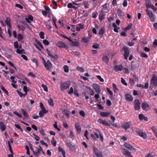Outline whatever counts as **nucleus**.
<instances>
[{"label": "nucleus", "instance_id": "40", "mask_svg": "<svg viewBox=\"0 0 157 157\" xmlns=\"http://www.w3.org/2000/svg\"><path fill=\"white\" fill-rule=\"evenodd\" d=\"M104 29L102 28H101L99 31V35L101 36H102L104 33Z\"/></svg>", "mask_w": 157, "mask_h": 157}, {"label": "nucleus", "instance_id": "41", "mask_svg": "<svg viewBox=\"0 0 157 157\" xmlns=\"http://www.w3.org/2000/svg\"><path fill=\"white\" fill-rule=\"evenodd\" d=\"M33 153L34 155L38 156L40 154V152L39 151V150L37 149L36 151H33Z\"/></svg>", "mask_w": 157, "mask_h": 157}, {"label": "nucleus", "instance_id": "28", "mask_svg": "<svg viewBox=\"0 0 157 157\" xmlns=\"http://www.w3.org/2000/svg\"><path fill=\"white\" fill-rule=\"evenodd\" d=\"M50 57L52 61H55L58 59V56L57 55H55L54 56L52 55Z\"/></svg>", "mask_w": 157, "mask_h": 157}, {"label": "nucleus", "instance_id": "54", "mask_svg": "<svg viewBox=\"0 0 157 157\" xmlns=\"http://www.w3.org/2000/svg\"><path fill=\"white\" fill-rule=\"evenodd\" d=\"M70 136L71 138L73 139L75 137V135L73 133V132L72 131H70Z\"/></svg>", "mask_w": 157, "mask_h": 157}, {"label": "nucleus", "instance_id": "57", "mask_svg": "<svg viewBox=\"0 0 157 157\" xmlns=\"http://www.w3.org/2000/svg\"><path fill=\"white\" fill-rule=\"evenodd\" d=\"M41 13L44 16L46 17L47 16L48 13V12L44 11L43 10H41Z\"/></svg>", "mask_w": 157, "mask_h": 157}, {"label": "nucleus", "instance_id": "37", "mask_svg": "<svg viewBox=\"0 0 157 157\" xmlns=\"http://www.w3.org/2000/svg\"><path fill=\"white\" fill-rule=\"evenodd\" d=\"M1 89L7 95H9V93L7 90L3 86H1Z\"/></svg>", "mask_w": 157, "mask_h": 157}, {"label": "nucleus", "instance_id": "21", "mask_svg": "<svg viewBox=\"0 0 157 157\" xmlns=\"http://www.w3.org/2000/svg\"><path fill=\"white\" fill-rule=\"evenodd\" d=\"M111 114L110 112H101L100 113V115L103 117H106L109 116Z\"/></svg>", "mask_w": 157, "mask_h": 157}, {"label": "nucleus", "instance_id": "58", "mask_svg": "<svg viewBox=\"0 0 157 157\" xmlns=\"http://www.w3.org/2000/svg\"><path fill=\"white\" fill-rule=\"evenodd\" d=\"M113 88L114 90V92L115 93L117 91H118V89L117 88V87L116 85L114 83L113 84Z\"/></svg>", "mask_w": 157, "mask_h": 157}, {"label": "nucleus", "instance_id": "13", "mask_svg": "<svg viewBox=\"0 0 157 157\" xmlns=\"http://www.w3.org/2000/svg\"><path fill=\"white\" fill-rule=\"evenodd\" d=\"M98 121L99 123L103 125L106 126H110V125L105 120H104L101 119H99L98 120Z\"/></svg>", "mask_w": 157, "mask_h": 157}, {"label": "nucleus", "instance_id": "6", "mask_svg": "<svg viewBox=\"0 0 157 157\" xmlns=\"http://www.w3.org/2000/svg\"><path fill=\"white\" fill-rule=\"evenodd\" d=\"M140 103L138 99H135L134 101V107L135 110H139L140 109Z\"/></svg>", "mask_w": 157, "mask_h": 157}, {"label": "nucleus", "instance_id": "7", "mask_svg": "<svg viewBox=\"0 0 157 157\" xmlns=\"http://www.w3.org/2000/svg\"><path fill=\"white\" fill-rule=\"evenodd\" d=\"M56 45L59 48H63L67 49L69 47L64 43L61 41H58L56 44Z\"/></svg>", "mask_w": 157, "mask_h": 157}, {"label": "nucleus", "instance_id": "48", "mask_svg": "<svg viewBox=\"0 0 157 157\" xmlns=\"http://www.w3.org/2000/svg\"><path fill=\"white\" fill-rule=\"evenodd\" d=\"M14 126L20 130L21 132H23V129L21 128L19 124H15Z\"/></svg>", "mask_w": 157, "mask_h": 157}, {"label": "nucleus", "instance_id": "18", "mask_svg": "<svg viewBox=\"0 0 157 157\" xmlns=\"http://www.w3.org/2000/svg\"><path fill=\"white\" fill-rule=\"evenodd\" d=\"M105 14L104 13L103 11L101 12L99 15V20L100 21H102L105 18Z\"/></svg>", "mask_w": 157, "mask_h": 157}, {"label": "nucleus", "instance_id": "53", "mask_svg": "<svg viewBox=\"0 0 157 157\" xmlns=\"http://www.w3.org/2000/svg\"><path fill=\"white\" fill-rule=\"evenodd\" d=\"M82 40L85 43H87L89 40L87 37H82Z\"/></svg>", "mask_w": 157, "mask_h": 157}, {"label": "nucleus", "instance_id": "10", "mask_svg": "<svg viewBox=\"0 0 157 157\" xmlns=\"http://www.w3.org/2000/svg\"><path fill=\"white\" fill-rule=\"evenodd\" d=\"M97 131H98V134L96 132H94V135L96 136V139H99L100 138L101 142H102L103 140V137L102 135L100 133V131H99L98 129H97Z\"/></svg>", "mask_w": 157, "mask_h": 157}, {"label": "nucleus", "instance_id": "62", "mask_svg": "<svg viewBox=\"0 0 157 157\" xmlns=\"http://www.w3.org/2000/svg\"><path fill=\"white\" fill-rule=\"evenodd\" d=\"M43 43L44 45H48L49 44V41L48 40H43Z\"/></svg>", "mask_w": 157, "mask_h": 157}, {"label": "nucleus", "instance_id": "8", "mask_svg": "<svg viewBox=\"0 0 157 157\" xmlns=\"http://www.w3.org/2000/svg\"><path fill=\"white\" fill-rule=\"evenodd\" d=\"M44 66L46 70H50L52 68V64L49 60H48Z\"/></svg>", "mask_w": 157, "mask_h": 157}, {"label": "nucleus", "instance_id": "17", "mask_svg": "<svg viewBox=\"0 0 157 157\" xmlns=\"http://www.w3.org/2000/svg\"><path fill=\"white\" fill-rule=\"evenodd\" d=\"M78 26H77L76 28V30L78 31H80L81 29H84L85 25L83 24L79 23L78 25Z\"/></svg>", "mask_w": 157, "mask_h": 157}, {"label": "nucleus", "instance_id": "11", "mask_svg": "<svg viewBox=\"0 0 157 157\" xmlns=\"http://www.w3.org/2000/svg\"><path fill=\"white\" fill-rule=\"evenodd\" d=\"M113 69L116 72L118 71H121L123 69V67L121 64L115 65Z\"/></svg>", "mask_w": 157, "mask_h": 157}, {"label": "nucleus", "instance_id": "2", "mask_svg": "<svg viewBox=\"0 0 157 157\" xmlns=\"http://www.w3.org/2000/svg\"><path fill=\"white\" fill-rule=\"evenodd\" d=\"M135 131L139 136L142 137L144 139H145L147 137L145 132H143L141 129L137 128L136 129Z\"/></svg>", "mask_w": 157, "mask_h": 157}, {"label": "nucleus", "instance_id": "27", "mask_svg": "<svg viewBox=\"0 0 157 157\" xmlns=\"http://www.w3.org/2000/svg\"><path fill=\"white\" fill-rule=\"evenodd\" d=\"M67 7L69 8H73L74 9H77L78 8V7L73 6L72 3H69L67 5Z\"/></svg>", "mask_w": 157, "mask_h": 157}, {"label": "nucleus", "instance_id": "52", "mask_svg": "<svg viewBox=\"0 0 157 157\" xmlns=\"http://www.w3.org/2000/svg\"><path fill=\"white\" fill-rule=\"evenodd\" d=\"M8 63L11 66L13 67V68L15 70H17V68L11 62L9 61L8 62Z\"/></svg>", "mask_w": 157, "mask_h": 157}, {"label": "nucleus", "instance_id": "5", "mask_svg": "<svg viewBox=\"0 0 157 157\" xmlns=\"http://www.w3.org/2000/svg\"><path fill=\"white\" fill-rule=\"evenodd\" d=\"M139 66V63L136 61L133 60L131 62V68L132 70H134L138 69Z\"/></svg>", "mask_w": 157, "mask_h": 157}, {"label": "nucleus", "instance_id": "36", "mask_svg": "<svg viewBox=\"0 0 157 157\" xmlns=\"http://www.w3.org/2000/svg\"><path fill=\"white\" fill-rule=\"evenodd\" d=\"M93 152L95 154H97L99 152L98 149L95 146H94L93 147Z\"/></svg>", "mask_w": 157, "mask_h": 157}, {"label": "nucleus", "instance_id": "19", "mask_svg": "<svg viewBox=\"0 0 157 157\" xmlns=\"http://www.w3.org/2000/svg\"><path fill=\"white\" fill-rule=\"evenodd\" d=\"M137 37V36L135 38H133L131 40V42H128V45L130 46H133L135 42L136 41Z\"/></svg>", "mask_w": 157, "mask_h": 157}, {"label": "nucleus", "instance_id": "60", "mask_svg": "<svg viewBox=\"0 0 157 157\" xmlns=\"http://www.w3.org/2000/svg\"><path fill=\"white\" fill-rule=\"evenodd\" d=\"M155 155L152 154V153H149L145 156V157H155Z\"/></svg>", "mask_w": 157, "mask_h": 157}, {"label": "nucleus", "instance_id": "59", "mask_svg": "<svg viewBox=\"0 0 157 157\" xmlns=\"http://www.w3.org/2000/svg\"><path fill=\"white\" fill-rule=\"evenodd\" d=\"M79 114L81 116L83 117H85V114L83 110H81L79 112Z\"/></svg>", "mask_w": 157, "mask_h": 157}, {"label": "nucleus", "instance_id": "12", "mask_svg": "<svg viewBox=\"0 0 157 157\" xmlns=\"http://www.w3.org/2000/svg\"><path fill=\"white\" fill-rule=\"evenodd\" d=\"M136 86L138 87H141L143 89H147L149 87L148 81H147L145 83L144 85L141 84H138L136 85Z\"/></svg>", "mask_w": 157, "mask_h": 157}, {"label": "nucleus", "instance_id": "45", "mask_svg": "<svg viewBox=\"0 0 157 157\" xmlns=\"http://www.w3.org/2000/svg\"><path fill=\"white\" fill-rule=\"evenodd\" d=\"M63 69L65 72L67 73L69 71V67L67 65H64L63 67Z\"/></svg>", "mask_w": 157, "mask_h": 157}, {"label": "nucleus", "instance_id": "64", "mask_svg": "<svg viewBox=\"0 0 157 157\" xmlns=\"http://www.w3.org/2000/svg\"><path fill=\"white\" fill-rule=\"evenodd\" d=\"M144 116L143 114H140L139 115V118L140 120H142L144 119Z\"/></svg>", "mask_w": 157, "mask_h": 157}, {"label": "nucleus", "instance_id": "31", "mask_svg": "<svg viewBox=\"0 0 157 157\" xmlns=\"http://www.w3.org/2000/svg\"><path fill=\"white\" fill-rule=\"evenodd\" d=\"M128 149L132 150L134 151H136V149L132 147L131 144L128 143Z\"/></svg>", "mask_w": 157, "mask_h": 157}, {"label": "nucleus", "instance_id": "42", "mask_svg": "<svg viewBox=\"0 0 157 157\" xmlns=\"http://www.w3.org/2000/svg\"><path fill=\"white\" fill-rule=\"evenodd\" d=\"M41 87L43 88L44 90V91L46 92L48 91V88L47 86L44 84H42L41 85Z\"/></svg>", "mask_w": 157, "mask_h": 157}, {"label": "nucleus", "instance_id": "1", "mask_svg": "<svg viewBox=\"0 0 157 157\" xmlns=\"http://www.w3.org/2000/svg\"><path fill=\"white\" fill-rule=\"evenodd\" d=\"M70 82L69 81H67L63 82H61L60 89L62 91H64L65 90L68 88L70 85Z\"/></svg>", "mask_w": 157, "mask_h": 157}, {"label": "nucleus", "instance_id": "3", "mask_svg": "<svg viewBox=\"0 0 157 157\" xmlns=\"http://www.w3.org/2000/svg\"><path fill=\"white\" fill-rule=\"evenodd\" d=\"M151 85L154 86H157V76L155 75H153L150 81Z\"/></svg>", "mask_w": 157, "mask_h": 157}, {"label": "nucleus", "instance_id": "43", "mask_svg": "<svg viewBox=\"0 0 157 157\" xmlns=\"http://www.w3.org/2000/svg\"><path fill=\"white\" fill-rule=\"evenodd\" d=\"M52 144L54 146H56V141L54 140V137H52V140L51 141Z\"/></svg>", "mask_w": 157, "mask_h": 157}, {"label": "nucleus", "instance_id": "39", "mask_svg": "<svg viewBox=\"0 0 157 157\" xmlns=\"http://www.w3.org/2000/svg\"><path fill=\"white\" fill-rule=\"evenodd\" d=\"M16 52L17 53L21 54L22 53H25L24 50L23 49L20 50L19 49H17L16 50Z\"/></svg>", "mask_w": 157, "mask_h": 157}, {"label": "nucleus", "instance_id": "26", "mask_svg": "<svg viewBox=\"0 0 157 157\" xmlns=\"http://www.w3.org/2000/svg\"><path fill=\"white\" fill-rule=\"evenodd\" d=\"M21 111L23 115L25 118L26 119H28L29 118V115L23 109H21Z\"/></svg>", "mask_w": 157, "mask_h": 157}, {"label": "nucleus", "instance_id": "56", "mask_svg": "<svg viewBox=\"0 0 157 157\" xmlns=\"http://www.w3.org/2000/svg\"><path fill=\"white\" fill-rule=\"evenodd\" d=\"M40 142L42 145H44L46 147H48V144L47 143H45L43 140H40Z\"/></svg>", "mask_w": 157, "mask_h": 157}, {"label": "nucleus", "instance_id": "24", "mask_svg": "<svg viewBox=\"0 0 157 157\" xmlns=\"http://www.w3.org/2000/svg\"><path fill=\"white\" fill-rule=\"evenodd\" d=\"M58 150L59 152H61L62 154L63 157H65V152L64 150L61 147H58Z\"/></svg>", "mask_w": 157, "mask_h": 157}, {"label": "nucleus", "instance_id": "29", "mask_svg": "<svg viewBox=\"0 0 157 157\" xmlns=\"http://www.w3.org/2000/svg\"><path fill=\"white\" fill-rule=\"evenodd\" d=\"M102 60L106 63H108L109 61V59L107 56H103L102 58Z\"/></svg>", "mask_w": 157, "mask_h": 157}, {"label": "nucleus", "instance_id": "46", "mask_svg": "<svg viewBox=\"0 0 157 157\" xmlns=\"http://www.w3.org/2000/svg\"><path fill=\"white\" fill-rule=\"evenodd\" d=\"M95 155L97 157H103V156L102 152L101 151H100L98 153L96 154Z\"/></svg>", "mask_w": 157, "mask_h": 157}, {"label": "nucleus", "instance_id": "55", "mask_svg": "<svg viewBox=\"0 0 157 157\" xmlns=\"http://www.w3.org/2000/svg\"><path fill=\"white\" fill-rule=\"evenodd\" d=\"M92 47L94 49H98L99 48V45L98 44H96L93 45Z\"/></svg>", "mask_w": 157, "mask_h": 157}, {"label": "nucleus", "instance_id": "23", "mask_svg": "<svg viewBox=\"0 0 157 157\" xmlns=\"http://www.w3.org/2000/svg\"><path fill=\"white\" fill-rule=\"evenodd\" d=\"M0 126L1 129L2 131H4L6 129V127L4 123L2 121L0 122Z\"/></svg>", "mask_w": 157, "mask_h": 157}, {"label": "nucleus", "instance_id": "44", "mask_svg": "<svg viewBox=\"0 0 157 157\" xmlns=\"http://www.w3.org/2000/svg\"><path fill=\"white\" fill-rule=\"evenodd\" d=\"M39 132L43 136H45V134L44 132V130L42 128H39Z\"/></svg>", "mask_w": 157, "mask_h": 157}, {"label": "nucleus", "instance_id": "25", "mask_svg": "<svg viewBox=\"0 0 157 157\" xmlns=\"http://www.w3.org/2000/svg\"><path fill=\"white\" fill-rule=\"evenodd\" d=\"M113 26L114 28V31L116 33H118V29H120V27H118L116 23H113Z\"/></svg>", "mask_w": 157, "mask_h": 157}, {"label": "nucleus", "instance_id": "51", "mask_svg": "<svg viewBox=\"0 0 157 157\" xmlns=\"http://www.w3.org/2000/svg\"><path fill=\"white\" fill-rule=\"evenodd\" d=\"M140 56L142 58H147L148 57L147 54H145L144 52H142L140 54Z\"/></svg>", "mask_w": 157, "mask_h": 157}, {"label": "nucleus", "instance_id": "61", "mask_svg": "<svg viewBox=\"0 0 157 157\" xmlns=\"http://www.w3.org/2000/svg\"><path fill=\"white\" fill-rule=\"evenodd\" d=\"M15 48L17 49L19 47V45L17 41L14 42L13 44Z\"/></svg>", "mask_w": 157, "mask_h": 157}, {"label": "nucleus", "instance_id": "34", "mask_svg": "<svg viewBox=\"0 0 157 157\" xmlns=\"http://www.w3.org/2000/svg\"><path fill=\"white\" fill-rule=\"evenodd\" d=\"M17 27L19 30H21L22 31H24L25 30L24 27L22 25H17Z\"/></svg>", "mask_w": 157, "mask_h": 157}, {"label": "nucleus", "instance_id": "35", "mask_svg": "<svg viewBox=\"0 0 157 157\" xmlns=\"http://www.w3.org/2000/svg\"><path fill=\"white\" fill-rule=\"evenodd\" d=\"M121 151L124 155H128V150L126 149L122 148Z\"/></svg>", "mask_w": 157, "mask_h": 157}, {"label": "nucleus", "instance_id": "20", "mask_svg": "<svg viewBox=\"0 0 157 157\" xmlns=\"http://www.w3.org/2000/svg\"><path fill=\"white\" fill-rule=\"evenodd\" d=\"M5 22L7 25L9 26V28H11V25L10 24V18L9 17H7L5 21Z\"/></svg>", "mask_w": 157, "mask_h": 157}, {"label": "nucleus", "instance_id": "33", "mask_svg": "<svg viewBox=\"0 0 157 157\" xmlns=\"http://www.w3.org/2000/svg\"><path fill=\"white\" fill-rule=\"evenodd\" d=\"M63 112L65 114V116L67 117L68 118L69 117V114L68 110L67 109H64L63 111Z\"/></svg>", "mask_w": 157, "mask_h": 157}, {"label": "nucleus", "instance_id": "38", "mask_svg": "<svg viewBox=\"0 0 157 157\" xmlns=\"http://www.w3.org/2000/svg\"><path fill=\"white\" fill-rule=\"evenodd\" d=\"M18 40L19 41H21L23 39V37L21 34L20 33H19L17 36Z\"/></svg>", "mask_w": 157, "mask_h": 157}, {"label": "nucleus", "instance_id": "49", "mask_svg": "<svg viewBox=\"0 0 157 157\" xmlns=\"http://www.w3.org/2000/svg\"><path fill=\"white\" fill-rule=\"evenodd\" d=\"M77 70L81 72H83L84 71V69L82 67H80L78 66L76 67Z\"/></svg>", "mask_w": 157, "mask_h": 157}, {"label": "nucleus", "instance_id": "15", "mask_svg": "<svg viewBox=\"0 0 157 157\" xmlns=\"http://www.w3.org/2000/svg\"><path fill=\"white\" fill-rule=\"evenodd\" d=\"M122 51H124V58L126 59H127L128 58V48L126 46L123 47L122 49Z\"/></svg>", "mask_w": 157, "mask_h": 157}, {"label": "nucleus", "instance_id": "4", "mask_svg": "<svg viewBox=\"0 0 157 157\" xmlns=\"http://www.w3.org/2000/svg\"><path fill=\"white\" fill-rule=\"evenodd\" d=\"M146 12L147 15L149 16L150 21L151 22H154L155 17V15L153 14L152 11H149L148 10H146Z\"/></svg>", "mask_w": 157, "mask_h": 157}, {"label": "nucleus", "instance_id": "47", "mask_svg": "<svg viewBox=\"0 0 157 157\" xmlns=\"http://www.w3.org/2000/svg\"><path fill=\"white\" fill-rule=\"evenodd\" d=\"M67 145L69 147L70 150H71L73 147V145L71 144L70 142H67Z\"/></svg>", "mask_w": 157, "mask_h": 157}, {"label": "nucleus", "instance_id": "16", "mask_svg": "<svg viewBox=\"0 0 157 157\" xmlns=\"http://www.w3.org/2000/svg\"><path fill=\"white\" fill-rule=\"evenodd\" d=\"M75 127L76 129L77 133L80 134L81 132V126L77 123L75 124Z\"/></svg>", "mask_w": 157, "mask_h": 157}, {"label": "nucleus", "instance_id": "32", "mask_svg": "<svg viewBox=\"0 0 157 157\" xmlns=\"http://www.w3.org/2000/svg\"><path fill=\"white\" fill-rule=\"evenodd\" d=\"M48 103L49 104L52 106H53L54 105V103L53 102V99L51 98H50L48 100Z\"/></svg>", "mask_w": 157, "mask_h": 157}, {"label": "nucleus", "instance_id": "30", "mask_svg": "<svg viewBox=\"0 0 157 157\" xmlns=\"http://www.w3.org/2000/svg\"><path fill=\"white\" fill-rule=\"evenodd\" d=\"M151 129L152 130L155 136L157 137V130L156 128L154 127H152L151 128Z\"/></svg>", "mask_w": 157, "mask_h": 157}, {"label": "nucleus", "instance_id": "14", "mask_svg": "<svg viewBox=\"0 0 157 157\" xmlns=\"http://www.w3.org/2000/svg\"><path fill=\"white\" fill-rule=\"evenodd\" d=\"M149 104L146 102H142V108L144 111H147V109L149 107Z\"/></svg>", "mask_w": 157, "mask_h": 157}, {"label": "nucleus", "instance_id": "9", "mask_svg": "<svg viewBox=\"0 0 157 157\" xmlns=\"http://www.w3.org/2000/svg\"><path fill=\"white\" fill-rule=\"evenodd\" d=\"M92 86L95 90L97 94H100V93L101 90L98 85L94 83L93 84Z\"/></svg>", "mask_w": 157, "mask_h": 157}, {"label": "nucleus", "instance_id": "22", "mask_svg": "<svg viewBox=\"0 0 157 157\" xmlns=\"http://www.w3.org/2000/svg\"><path fill=\"white\" fill-rule=\"evenodd\" d=\"M70 45L71 46L75 47L79 46V42L78 41L75 42L73 41L70 43Z\"/></svg>", "mask_w": 157, "mask_h": 157}, {"label": "nucleus", "instance_id": "50", "mask_svg": "<svg viewBox=\"0 0 157 157\" xmlns=\"http://www.w3.org/2000/svg\"><path fill=\"white\" fill-rule=\"evenodd\" d=\"M44 33L42 31L40 32L39 33V36L40 38L42 39H44Z\"/></svg>", "mask_w": 157, "mask_h": 157}, {"label": "nucleus", "instance_id": "63", "mask_svg": "<svg viewBox=\"0 0 157 157\" xmlns=\"http://www.w3.org/2000/svg\"><path fill=\"white\" fill-rule=\"evenodd\" d=\"M74 89L72 87H71L70 89V90L68 92V94H72L73 93Z\"/></svg>", "mask_w": 157, "mask_h": 157}]
</instances>
